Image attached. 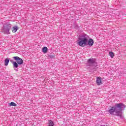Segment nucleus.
<instances>
[{
    "mask_svg": "<svg viewBox=\"0 0 126 126\" xmlns=\"http://www.w3.org/2000/svg\"><path fill=\"white\" fill-rule=\"evenodd\" d=\"M116 107L113 106L111 107L108 111L110 115H114V113H116V116L118 117H122L123 115V109L126 108L125 104L123 103H117L116 104Z\"/></svg>",
    "mask_w": 126,
    "mask_h": 126,
    "instance_id": "obj_1",
    "label": "nucleus"
},
{
    "mask_svg": "<svg viewBox=\"0 0 126 126\" xmlns=\"http://www.w3.org/2000/svg\"><path fill=\"white\" fill-rule=\"evenodd\" d=\"M13 59L16 61V62H13L12 64L13 65L14 67H15L16 68H17L18 67V64H22L23 63V60L22 59L19 58L18 56L16 57H13Z\"/></svg>",
    "mask_w": 126,
    "mask_h": 126,
    "instance_id": "obj_2",
    "label": "nucleus"
},
{
    "mask_svg": "<svg viewBox=\"0 0 126 126\" xmlns=\"http://www.w3.org/2000/svg\"><path fill=\"white\" fill-rule=\"evenodd\" d=\"M86 36V34L84 35L83 38L80 39L79 42V46L81 47H85L86 46V43H87V38L85 37Z\"/></svg>",
    "mask_w": 126,
    "mask_h": 126,
    "instance_id": "obj_3",
    "label": "nucleus"
},
{
    "mask_svg": "<svg viewBox=\"0 0 126 126\" xmlns=\"http://www.w3.org/2000/svg\"><path fill=\"white\" fill-rule=\"evenodd\" d=\"M11 28V25H4L3 26V32L7 34H9V30H10Z\"/></svg>",
    "mask_w": 126,
    "mask_h": 126,
    "instance_id": "obj_4",
    "label": "nucleus"
},
{
    "mask_svg": "<svg viewBox=\"0 0 126 126\" xmlns=\"http://www.w3.org/2000/svg\"><path fill=\"white\" fill-rule=\"evenodd\" d=\"M103 81H102V78L101 77H97L96 80V83L97 85H101Z\"/></svg>",
    "mask_w": 126,
    "mask_h": 126,
    "instance_id": "obj_5",
    "label": "nucleus"
},
{
    "mask_svg": "<svg viewBox=\"0 0 126 126\" xmlns=\"http://www.w3.org/2000/svg\"><path fill=\"white\" fill-rule=\"evenodd\" d=\"M93 44H94V40H93V39H91L89 40L88 43V45H89V46H90L91 47L92 46H93Z\"/></svg>",
    "mask_w": 126,
    "mask_h": 126,
    "instance_id": "obj_6",
    "label": "nucleus"
},
{
    "mask_svg": "<svg viewBox=\"0 0 126 126\" xmlns=\"http://www.w3.org/2000/svg\"><path fill=\"white\" fill-rule=\"evenodd\" d=\"M17 30H18V27H17V26H15L12 28L13 33H15Z\"/></svg>",
    "mask_w": 126,
    "mask_h": 126,
    "instance_id": "obj_7",
    "label": "nucleus"
},
{
    "mask_svg": "<svg viewBox=\"0 0 126 126\" xmlns=\"http://www.w3.org/2000/svg\"><path fill=\"white\" fill-rule=\"evenodd\" d=\"M42 52L44 54L48 53V48L47 47H44L42 48Z\"/></svg>",
    "mask_w": 126,
    "mask_h": 126,
    "instance_id": "obj_8",
    "label": "nucleus"
},
{
    "mask_svg": "<svg viewBox=\"0 0 126 126\" xmlns=\"http://www.w3.org/2000/svg\"><path fill=\"white\" fill-rule=\"evenodd\" d=\"M9 63V59L8 58H6L4 61V64L6 66L8 65V63Z\"/></svg>",
    "mask_w": 126,
    "mask_h": 126,
    "instance_id": "obj_9",
    "label": "nucleus"
},
{
    "mask_svg": "<svg viewBox=\"0 0 126 126\" xmlns=\"http://www.w3.org/2000/svg\"><path fill=\"white\" fill-rule=\"evenodd\" d=\"M88 63H95V60L93 59H89Z\"/></svg>",
    "mask_w": 126,
    "mask_h": 126,
    "instance_id": "obj_10",
    "label": "nucleus"
},
{
    "mask_svg": "<svg viewBox=\"0 0 126 126\" xmlns=\"http://www.w3.org/2000/svg\"><path fill=\"white\" fill-rule=\"evenodd\" d=\"M11 106H13L14 107H16L17 106V104H16L15 103L12 102L10 103H9V106L11 107Z\"/></svg>",
    "mask_w": 126,
    "mask_h": 126,
    "instance_id": "obj_11",
    "label": "nucleus"
},
{
    "mask_svg": "<svg viewBox=\"0 0 126 126\" xmlns=\"http://www.w3.org/2000/svg\"><path fill=\"white\" fill-rule=\"evenodd\" d=\"M49 126H54V122L52 120L49 121Z\"/></svg>",
    "mask_w": 126,
    "mask_h": 126,
    "instance_id": "obj_12",
    "label": "nucleus"
},
{
    "mask_svg": "<svg viewBox=\"0 0 126 126\" xmlns=\"http://www.w3.org/2000/svg\"><path fill=\"white\" fill-rule=\"evenodd\" d=\"M109 56H110L111 58L113 59L114 58V56L115 55H114V53H113V52H109Z\"/></svg>",
    "mask_w": 126,
    "mask_h": 126,
    "instance_id": "obj_13",
    "label": "nucleus"
},
{
    "mask_svg": "<svg viewBox=\"0 0 126 126\" xmlns=\"http://www.w3.org/2000/svg\"><path fill=\"white\" fill-rule=\"evenodd\" d=\"M77 44H78V45H79V41L77 42Z\"/></svg>",
    "mask_w": 126,
    "mask_h": 126,
    "instance_id": "obj_14",
    "label": "nucleus"
}]
</instances>
